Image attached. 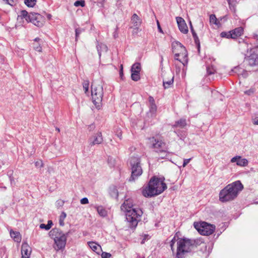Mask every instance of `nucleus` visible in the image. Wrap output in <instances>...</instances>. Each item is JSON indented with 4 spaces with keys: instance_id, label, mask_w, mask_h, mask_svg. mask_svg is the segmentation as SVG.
Returning <instances> with one entry per match:
<instances>
[{
    "instance_id": "6",
    "label": "nucleus",
    "mask_w": 258,
    "mask_h": 258,
    "mask_svg": "<svg viewBox=\"0 0 258 258\" xmlns=\"http://www.w3.org/2000/svg\"><path fill=\"white\" fill-rule=\"evenodd\" d=\"M143 212L139 208L132 209L125 213L126 221L128 227L135 229L138 225V222L141 221Z\"/></svg>"
},
{
    "instance_id": "46",
    "label": "nucleus",
    "mask_w": 258,
    "mask_h": 258,
    "mask_svg": "<svg viewBox=\"0 0 258 258\" xmlns=\"http://www.w3.org/2000/svg\"><path fill=\"white\" fill-rule=\"evenodd\" d=\"M35 165L37 167H42L43 166V163L41 160L37 161L35 163Z\"/></svg>"
},
{
    "instance_id": "16",
    "label": "nucleus",
    "mask_w": 258,
    "mask_h": 258,
    "mask_svg": "<svg viewBox=\"0 0 258 258\" xmlns=\"http://www.w3.org/2000/svg\"><path fill=\"white\" fill-rule=\"evenodd\" d=\"M230 162L231 163L236 162L237 165L241 167L246 166L248 164V161L247 160V159L245 158H242L240 156H236L233 157L231 159Z\"/></svg>"
},
{
    "instance_id": "20",
    "label": "nucleus",
    "mask_w": 258,
    "mask_h": 258,
    "mask_svg": "<svg viewBox=\"0 0 258 258\" xmlns=\"http://www.w3.org/2000/svg\"><path fill=\"white\" fill-rule=\"evenodd\" d=\"M131 21L133 27L141 26L142 23V19L136 14L133 15Z\"/></svg>"
},
{
    "instance_id": "36",
    "label": "nucleus",
    "mask_w": 258,
    "mask_h": 258,
    "mask_svg": "<svg viewBox=\"0 0 258 258\" xmlns=\"http://www.w3.org/2000/svg\"><path fill=\"white\" fill-rule=\"evenodd\" d=\"M20 16L23 18H25L27 22H28L29 20V19L28 18V17L29 16V14H28V12L25 10H23L21 11Z\"/></svg>"
},
{
    "instance_id": "40",
    "label": "nucleus",
    "mask_w": 258,
    "mask_h": 258,
    "mask_svg": "<svg viewBox=\"0 0 258 258\" xmlns=\"http://www.w3.org/2000/svg\"><path fill=\"white\" fill-rule=\"evenodd\" d=\"M89 83L88 81H85L83 84V87L85 91V93H87L89 90Z\"/></svg>"
},
{
    "instance_id": "34",
    "label": "nucleus",
    "mask_w": 258,
    "mask_h": 258,
    "mask_svg": "<svg viewBox=\"0 0 258 258\" xmlns=\"http://www.w3.org/2000/svg\"><path fill=\"white\" fill-rule=\"evenodd\" d=\"M107 163L108 165L111 167H114L115 166L116 164V161L115 159L112 157H109L107 159Z\"/></svg>"
},
{
    "instance_id": "5",
    "label": "nucleus",
    "mask_w": 258,
    "mask_h": 258,
    "mask_svg": "<svg viewBox=\"0 0 258 258\" xmlns=\"http://www.w3.org/2000/svg\"><path fill=\"white\" fill-rule=\"evenodd\" d=\"M172 52L174 54V59L179 61L183 66L187 64V52L185 47L179 41L172 43Z\"/></svg>"
},
{
    "instance_id": "56",
    "label": "nucleus",
    "mask_w": 258,
    "mask_h": 258,
    "mask_svg": "<svg viewBox=\"0 0 258 258\" xmlns=\"http://www.w3.org/2000/svg\"><path fill=\"white\" fill-rule=\"evenodd\" d=\"M47 18H48V19H50L51 18V15L50 14H48L47 15Z\"/></svg>"
},
{
    "instance_id": "53",
    "label": "nucleus",
    "mask_w": 258,
    "mask_h": 258,
    "mask_svg": "<svg viewBox=\"0 0 258 258\" xmlns=\"http://www.w3.org/2000/svg\"><path fill=\"white\" fill-rule=\"evenodd\" d=\"M117 136L120 139H121V133L120 130L118 131V133H117Z\"/></svg>"
},
{
    "instance_id": "55",
    "label": "nucleus",
    "mask_w": 258,
    "mask_h": 258,
    "mask_svg": "<svg viewBox=\"0 0 258 258\" xmlns=\"http://www.w3.org/2000/svg\"><path fill=\"white\" fill-rule=\"evenodd\" d=\"M148 237V235H145L144 238L143 239V240L142 241V243H144L145 242V240H146V237Z\"/></svg>"
},
{
    "instance_id": "58",
    "label": "nucleus",
    "mask_w": 258,
    "mask_h": 258,
    "mask_svg": "<svg viewBox=\"0 0 258 258\" xmlns=\"http://www.w3.org/2000/svg\"><path fill=\"white\" fill-rule=\"evenodd\" d=\"M55 129H56V130L57 132H58L60 131L59 128H58V127H56V128H55Z\"/></svg>"
},
{
    "instance_id": "11",
    "label": "nucleus",
    "mask_w": 258,
    "mask_h": 258,
    "mask_svg": "<svg viewBox=\"0 0 258 258\" xmlns=\"http://www.w3.org/2000/svg\"><path fill=\"white\" fill-rule=\"evenodd\" d=\"M28 22H31L37 27H42L44 22V18L41 15L35 13H31L28 17Z\"/></svg>"
},
{
    "instance_id": "10",
    "label": "nucleus",
    "mask_w": 258,
    "mask_h": 258,
    "mask_svg": "<svg viewBox=\"0 0 258 258\" xmlns=\"http://www.w3.org/2000/svg\"><path fill=\"white\" fill-rule=\"evenodd\" d=\"M194 227L201 234L204 235L212 234L215 229V226L209 224L205 222L195 223Z\"/></svg>"
},
{
    "instance_id": "52",
    "label": "nucleus",
    "mask_w": 258,
    "mask_h": 258,
    "mask_svg": "<svg viewBox=\"0 0 258 258\" xmlns=\"http://www.w3.org/2000/svg\"><path fill=\"white\" fill-rule=\"evenodd\" d=\"M253 92V90H252V89H250L249 90L246 91L245 92V93L246 94H248V95H250L251 93H252Z\"/></svg>"
},
{
    "instance_id": "25",
    "label": "nucleus",
    "mask_w": 258,
    "mask_h": 258,
    "mask_svg": "<svg viewBox=\"0 0 258 258\" xmlns=\"http://www.w3.org/2000/svg\"><path fill=\"white\" fill-rule=\"evenodd\" d=\"M40 38H36L34 40V42L33 44V47L34 49L38 52L42 51V47L41 46V43L40 42Z\"/></svg>"
},
{
    "instance_id": "27",
    "label": "nucleus",
    "mask_w": 258,
    "mask_h": 258,
    "mask_svg": "<svg viewBox=\"0 0 258 258\" xmlns=\"http://www.w3.org/2000/svg\"><path fill=\"white\" fill-rule=\"evenodd\" d=\"M141 70V64L137 62L134 63L131 68V72L140 73Z\"/></svg>"
},
{
    "instance_id": "12",
    "label": "nucleus",
    "mask_w": 258,
    "mask_h": 258,
    "mask_svg": "<svg viewBox=\"0 0 258 258\" xmlns=\"http://www.w3.org/2000/svg\"><path fill=\"white\" fill-rule=\"evenodd\" d=\"M187 125L186 120L185 119H180L176 121H175V123L172 125V127L175 128L174 132V133L179 137L181 138L183 135L182 133L179 132L178 130L177 129V127H179L181 128H184ZM183 136H184V134H183Z\"/></svg>"
},
{
    "instance_id": "49",
    "label": "nucleus",
    "mask_w": 258,
    "mask_h": 258,
    "mask_svg": "<svg viewBox=\"0 0 258 258\" xmlns=\"http://www.w3.org/2000/svg\"><path fill=\"white\" fill-rule=\"evenodd\" d=\"M119 75L121 79H122L123 77V66L122 64L120 65V70H119Z\"/></svg>"
},
{
    "instance_id": "17",
    "label": "nucleus",
    "mask_w": 258,
    "mask_h": 258,
    "mask_svg": "<svg viewBox=\"0 0 258 258\" xmlns=\"http://www.w3.org/2000/svg\"><path fill=\"white\" fill-rule=\"evenodd\" d=\"M252 53L246 58L248 64L251 66H258V54L254 53L252 50H250Z\"/></svg>"
},
{
    "instance_id": "2",
    "label": "nucleus",
    "mask_w": 258,
    "mask_h": 258,
    "mask_svg": "<svg viewBox=\"0 0 258 258\" xmlns=\"http://www.w3.org/2000/svg\"><path fill=\"white\" fill-rule=\"evenodd\" d=\"M243 186L239 181L227 185L219 192V200L222 202L232 201L237 197Z\"/></svg>"
},
{
    "instance_id": "47",
    "label": "nucleus",
    "mask_w": 258,
    "mask_h": 258,
    "mask_svg": "<svg viewBox=\"0 0 258 258\" xmlns=\"http://www.w3.org/2000/svg\"><path fill=\"white\" fill-rule=\"evenodd\" d=\"M191 160V158L185 159L183 160L182 166L184 167Z\"/></svg>"
},
{
    "instance_id": "59",
    "label": "nucleus",
    "mask_w": 258,
    "mask_h": 258,
    "mask_svg": "<svg viewBox=\"0 0 258 258\" xmlns=\"http://www.w3.org/2000/svg\"><path fill=\"white\" fill-rule=\"evenodd\" d=\"M238 69V68H235V70H236V69Z\"/></svg>"
},
{
    "instance_id": "13",
    "label": "nucleus",
    "mask_w": 258,
    "mask_h": 258,
    "mask_svg": "<svg viewBox=\"0 0 258 258\" xmlns=\"http://www.w3.org/2000/svg\"><path fill=\"white\" fill-rule=\"evenodd\" d=\"M103 142V138L102 134L100 132H98L95 135H93L89 140V144L90 146H94L101 144Z\"/></svg>"
},
{
    "instance_id": "18",
    "label": "nucleus",
    "mask_w": 258,
    "mask_h": 258,
    "mask_svg": "<svg viewBox=\"0 0 258 258\" xmlns=\"http://www.w3.org/2000/svg\"><path fill=\"white\" fill-rule=\"evenodd\" d=\"M166 75L169 78H164L163 79V86L165 89L170 88L173 85L174 80V76L171 72L167 73Z\"/></svg>"
},
{
    "instance_id": "29",
    "label": "nucleus",
    "mask_w": 258,
    "mask_h": 258,
    "mask_svg": "<svg viewBox=\"0 0 258 258\" xmlns=\"http://www.w3.org/2000/svg\"><path fill=\"white\" fill-rule=\"evenodd\" d=\"M229 8L233 12H235V7L237 4L236 0H227Z\"/></svg>"
},
{
    "instance_id": "45",
    "label": "nucleus",
    "mask_w": 258,
    "mask_h": 258,
    "mask_svg": "<svg viewBox=\"0 0 258 258\" xmlns=\"http://www.w3.org/2000/svg\"><path fill=\"white\" fill-rule=\"evenodd\" d=\"M80 203L83 205L87 204L89 203V201L87 198H84L81 200Z\"/></svg>"
},
{
    "instance_id": "22",
    "label": "nucleus",
    "mask_w": 258,
    "mask_h": 258,
    "mask_svg": "<svg viewBox=\"0 0 258 258\" xmlns=\"http://www.w3.org/2000/svg\"><path fill=\"white\" fill-rule=\"evenodd\" d=\"M88 244L90 248L94 252L99 254L101 250V247L100 245L94 241H89Z\"/></svg>"
},
{
    "instance_id": "14",
    "label": "nucleus",
    "mask_w": 258,
    "mask_h": 258,
    "mask_svg": "<svg viewBox=\"0 0 258 258\" xmlns=\"http://www.w3.org/2000/svg\"><path fill=\"white\" fill-rule=\"evenodd\" d=\"M176 22L178 28L181 32L186 34L188 32V28L185 21L183 18L180 17L176 18Z\"/></svg>"
},
{
    "instance_id": "3",
    "label": "nucleus",
    "mask_w": 258,
    "mask_h": 258,
    "mask_svg": "<svg viewBox=\"0 0 258 258\" xmlns=\"http://www.w3.org/2000/svg\"><path fill=\"white\" fill-rule=\"evenodd\" d=\"M176 242V253L177 258H182L185 253L188 252L190 250L192 245L191 241L186 238H177L174 236L170 242V246L173 252L174 251V246Z\"/></svg>"
},
{
    "instance_id": "32",
    "label": "nucleus",
    "mask_w": 258,
    "mask_h": 258,
    "mask_svg": "<svg viewBox=\"0 0 258 258\" xmlns=\"http://www.w3.org/2000/svg\"><path fill=\"white\" fill-rule=\"evenodd\" d=\"M67 214L65 212H62L60 215L59 216V224L60 226H63L64 224V220L65 218H66Z\"/></svg>"
},
{
    "instance_id": "51",
    "label": "nucleus",
    "mask_w": 258,
    "mask_h": 258,
    "mask_svg": "<svg viewBox=\"0 0 258 258\" xmlns=\"http://www.w3.org/2000/svg\"><path fill=\"white\" fill-rule=\"evenodd\" d=\"M252 122L255 125H258V116H256L252 119Z\"/></svg>"
},
{
    "instance_id": "42",
    "label": "nucleus",
    "mask_w": 258,
    "mask_h": 258,
    "mask_svg": "<svg viewBox=\"0 0 258 258\" xmlns=\"http://www.w3.org/2000/svg\"><path fill=\"white\" fill-rule=\"evenodd\" d=\"M83 31V29L81 28H77L76 29V40L77 41L79 35Z\"/></svg>"
},
{
    "instance_id": "54",
    "label": "nucleus",
    "mask_w": 258,
    "mask_h": 258,
    "mask_svg": "<svg viewBox=\"0 0 258 258\" xmlns=\"http://www.w3.org/2000/svg\"><path fill=\"white\" fill-rule=\"evenodd\" d=\"M158 29H159V31H160V32H162V29H161V28L160 26L159 25V23H158Z\"/></svg>"
},
{
    "instance_id": "26",
    "label": "nucleus",
    "mask_w": 258,
    "mask_h": 258,
    "mask_svg": "<svg viewBox=\"0 0 258 258\" xmlns=\"http://www.w3.org/2000/svg\"><path fill=\"white\" fill-rule=\"evenodd\" d=\"M97 49L99 56L102 52H106L108 50L107 46L103 43H100L97 45Z\"/></svg>"
},
{
    "instance_id": "1",
    "label": "nucleus",
    "mask_w": 258,
    "mask_h": 258,
    "mask_svg": "<svg viewBox=\"0 0 258 258\" xmlns=\"http://www.w3.org/2000/svg\"><path fill=\"white\" fill-rule=\"evenodd\" d=\"M167 188L164 178L152 177L148 184L143 187L142 194L146 198H151L162 193Z\"/></svg>"
},
{
    "instance_id": "37",
    "label": "nucleus",
    "mask_w": 258,
    "mask_h": 258,
    "mask_svg": "<svg viewBox=\"0 0 258 258\" xmlns=\"http://www.w3.org/2000/svg\"><path fill=\"white\" fill-rule=\"evenodd\" d=\"M132 79L135 81H138L140 79V73L132 72Z\"/></svg>"
},
{
    "instance_id": "33",
    "label": "nucleus",
    "mask_w": 258,
    "mask_h": 258,
    "mask_svg": "<svg viewBox=\"0 0 258 258\" xmlns=\"http://www.w3.org/2000/svg\"><path fill=\"white\" fill-rule=\"evenodd\" d=\"M36 0H24L25 4L28 7L32 8L36 4Z\"/></svg>"
},
{
    "instance_id": "9",
    "label": "nucleus",
    "mask_w": 258,
    "mask_h": 258,
    "mask_svg": "<svg viewBox=\"0 0 258 258\" xmlns=\"http://www.w3.org/2000/svg\"><path fill=\"white\" fill-rule=\"evenodd\" d=\"M147 144L157 152H166V144L161 140H158L154 137L148 138L147 139Z\"/></svg>"
},
{
    "instance_id": "38",
    "label": "nucleus",
    "mask_w": 258,
    "mask_h": 258,
    "mask_svg": "<svg viewBox=\"0 0 258 258\" xmlns=\"http://www.w3.org/2000/svg\"><path fill=\"white\" fill-rule=\"evenodd\" d=\"M74 5L76 7L80 6L81 7H84L85 6V2L84 0L77 1L74 3Z\"/></svg>"
},
{
    "instance_id": "57",
    "label": "nucleus",
    "mask_w": 258,
    "mask_h": 258,
    "mask_svg": "<svg viewBox=\"0 0 258 258\" xmlns=\"http://www.w3.org/2000/svg\"><path fill=\"white\" fill-rule=\"evenodd\" d=\"M257 37H258L257 35H256V34H254L253 35V37H254V39H256L257 38Z\"/></svg>"
},
{
    "instance_id": "23",
    "label": "nucleus",
    "mask_w": 258,
    "mask_h": 258,
    "mask_svg": "<svg viewBox=\"0 0 258 258\" xmlns=\"http://www.w3.org/2000/svg\"><path fill=\"white\" fill-rule=\"evenodd\" d=\"M231 32L232 39H235L240 36L243 33V28L239 27L230 31Z\"/></svg>"
},
{
    "instance_id": "4",
    "label": "nucleus",
    "mask_w": 258,
    "mask_h": 258,
    "mask_svg": "<svg viewBox=\"0 0 258 258\" xmlns=\"http://www.w3.org/2000/svg\"><path fill=\"white\" fill-rule=\"evenodd\" d=\"M68 233H63L58 228H53L49 232V236L53 239V248L58 251L63 250L66 245L68 237Z\"/></svg>"
},
{
    "instance_id": "15",
    "label": "nucleus",
    "mask_w": 258,
    "mask_h": 258,
    "mask_svg": "<svg viewBox=\"0 0 258 258\" xmlns=\"http://www.w3.org/2000/svg\"><path fill=\"white\" fill-rule=\"evenodd\" d=\"M31 253V248L26 242L22 243L21 247L22 258H29Z\"/></svg>"
},
{
    "instance_id": "39",
    "label": "nucleus",
    "mask_w": 258,
    "mask_h": 258,
    "mask_svg": "<svg viewBox=\"0 0 258 258\" xmlns=\"http://www.w3.org/2000/svg\"><path fill=\"white\" fill-rule=\"evenodd\" d=\"M131 28L133 29L132 33H133V35H137L139 32L141 31V29L140 28V26H137V27L131 26Z\"/></svg>"
},
{
    "instance_id": "43",
    "label": "nucleus",
    "mask_w": 258,
    "mask_h": 258,
    "mask_svg": "<svg viewBox=\"0 0 258 258\" xmlns=\"http://www.w3.org/2000/svg\"><path fill=\"white\" fill-rule=\"evenodd\" d=\"M116 6L118 8H121L123 6V2L124 0H116Z\"/></svg>"
},
{
    "instance_id": "8",
    "label": "nucleus",
    "mask_w": 258,
    "mask_h": 258,
    "mask_svg": "<svg viewBox=\"0 0 258 258\" xmlns=\"http://www.w3.org/2000/svg\"><path fill=\"white\" fill-rule=\"evenodd\" d=\"M140 159L137 157H132L130 159V164L132 169V175L130 181H135L139 176L141 175L143 171L140 165Z\"/></svg>"
},
{
    "instance_id": "35",
    "label": "nucleus",
    "mask_w": 258,
    "mask_h": 258,
    "mask_svg": "<svg viewBox=\"0 0 258 258\" xmlns=\"http://www.w3.org/2000/svg\"><path fill=\"white\" fill-rule=\"evenodd\" d=\"M220 36L222 38H232L231 32L230 31L228 32H222L220 33Z\"/></svg>"
},
{
    "instance_id": "30",
    "label": "nucleus",
    "mask_w": 258,
    "mask_h": 258,
    "mask_svg": "<svg viewBox=\"0 0 258 258\" xmlns=\"http://www.w3.org/2000/svg\"><path fill=\"white\" fill-rule=\"evenodd\" d=\"M210 22L211 24H215L216 25H218L219 24V22L216 17V16L214 14H212L210 16Z\"/></svg>"
},
{
    "instance_id": "24",
    "label": "nucleus",
    "mask_w": 258,
    "mask_h": 258,
    "mask_svg": "<svg viewBox=\"0 0 258 258\" xmlns=\"http://www.w3.org/2000/svg\"><path fill=\"white\" fill-rule=\"evenodd\" d=\"M11 237L14 239L15 242H20L21 240V235L20 232L18 231H14L11 230L10 231Z\"/></svg>"
},
{
    "instance_id": "7",
    "label": "nucleus",
    "mask_w": 258,
    "mask_h": 258,
    "mask_svg": "<svg viewBox=\"0 0 258 258\" xmlns=\"http://www.w3.org/2000/svg\"><path fill=\"white\" fill-rule=\"evenodd\" d=\"M92 101L97 108H99L101 105L103 96V86L101 83L93 82L91 86Z\"/></svg>"
},
{
    "instance_id": "19",
    "label": "nucleus",
    "mask_w": 258,
    "mask_h": 258,
    "mask_svg": "<svg viewBox=\"0 0 258 258\" xmlns=\"http://www.w3.org/2000/svg\"><path fill=\"white\" fill-rule=\"evenodd\" d=\"M135 208L133 206V200L132 199L126 200L120 207L121 210L125 213L127 211L131 210L132 209Z\"/></svg>"
},
{
    "instance_id": "21",
    "label": "nucleus",
    "mask_w": 258,
    "mask_h": 258,
    "mask_svg": "<svg viewBox=\"0 0 258 258\" xmlns=\"http://www.w3.org/2000/svg\"><path fill=\"white\" fill-rule=\"evenodd\" d=\"M149 111L152 114H154L157 110V106L155 104V100L153 97H149Z\"/></svg>"
},
{
    "instance_id": "28",
    "label": "nucleus",
    "mask_w": 258,
    "mask_h": 258,
    "mask_svg": "<svg viewBox=\"0 0 258 258\" xmlns=\"http://www.w3.org/2000/svg\"><path fill=\"white\" fill-rule=\"evenodd\" d=\"M52 225L53 223L52 221L49 220L46 225L44 224H41L39 226V227L41 229H44L46 230H48L51 228Z\"/></svg>"
},
{
    "instance_id": "50",
    "label": "nucleus",
    "mask_w": 258,
    "mask_h": 258,
    "mask_svg": "<svg viewBox=\"0 0 258 258\" xmlns=\"http://www.w3.org/2000/svg\"><path fill=\"white\" fill-rule=\"evenodd\" d=\"M3 1L6 4L11 6H12L14 3L13 0H3Z\"/></svg>"
},
{
    "instance_id": "44",
    "label": "nucleus",
    "mask_w": 258,
    "mask_h": 258,
    "mask_svg": "<svg viewBox=\"0 0 258 258\" xmlns=\"http://www.w3.org/2000/svg\"><path fill=\"white\" fill-rule=\"evenodd\" d=\"M111 254L106 252H103L101 254L102 258H110Z\"/></svg>"
},
{
    "instance_id": "48",
    "label": "nucleus",
    "mask_w": 258,
    "mask_h": 258,
    "mask_svg": "<svg viewBox=\"0 0 258 258\" xmlns=\"http://www.w3.org/2000/svg\"><path fill=\"white\" fill-rule=\"evenodd\" d=\"M190 24H191V23H190ZM190 29H191V32H192V36H193L194 38L195 39L197 38L198 36H197L196 32L194 30V29L192 28V26L191 24H190Z\"/></svg>"
},
{
    "instance_id": "31",
    "label": "nucleus",
    "mask_w": 258,
    "mask_h": 258,
    "mask_svg": "<svg viewBox=\"0 0 258 258\" xmlns=\"http://www.w3.org/2000/svg\"><path fill=\"white\" fill-rule=\"evenodd\" d=\"M98 213L102 217H105L107 215L106 211L102 207H97Z\"/></svg>"
},
{
    "instance_id": "41",
    "label": "nucleus",
    "mask_w": 258,
    "mask_h": 258,
    "mask_svg": "<svg viewBox=\"0 0 258 258\" xmlns=\"http://www.w3.org/2000/svg\"><path fill=\"white\" fill-rule=\"evenodd\" d=\"M207 73L209 75L213 74L216 71V70L213 66L211 67H208L207 68Z\"/></svg>"
}]
</instances>
